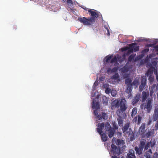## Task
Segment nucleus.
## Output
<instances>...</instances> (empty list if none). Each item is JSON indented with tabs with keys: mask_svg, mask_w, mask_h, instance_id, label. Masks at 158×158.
<instances>
[{
	"mask_svg": "<svg viewBox=\"0 0 158 158\" xmlns=\"http://www.w3.org/2000/svg\"><path fill=\"white\" fill-rule=\"evenodd\" d=\"M112 110L116 108H119L116 110V113L118 115H122L127 108V102L125 98H123L120 100L116 99L112 102L111 104Z\"/></svg>",
	"mask_w": 158,
	"mask_h": 158,
	"instance_id": "nucleus-1",
	"label": "nucleus"
},
{
	"mask_svg": "<svg viewBox=\"0 0 158 158\" xmlns=\"http://www.w3.org/2000/svg\"><path fill=\"white\" fill-rule=\"evenodd\" d=\"M88 12L91 16L90 17H79L78 20L84 25H92L95 22L96 19L98 17L99 15L98 13L91 9L88 10Z\"/></svg>",
	"mask_w": 158,
	"mask_h": 158,
	"instance_id": "nucleus-2",
	"label": "nucleus"
},
{
	"mask_svg": "<svg viewBox=\"0 0 158 158\" xmlns=\"http://www.w3.org/2000/svg\"><path fill=\"white\" fill-rule=\"evenodd\" d=\"M153 100L152 98H148L146 103L141 104L140 108L142 109L146 110L148 113H150L152 110V106Z\"/></svg>",
	"mask_w": 158,
	"mask_h": 158,
	"instance_id": "nucleus-3",
	"label": "nucleus"
},
{
	"mask_svg": "<svg viewBox=\"0 0 158 158\" xmlns=\"http://www.w3.org/2000/svg\"><path fill=\"white\" fill-rule=\"evenodd\" d=\"M104 127V124L102 123H98V127L97 128V131L98 133L101 135V139L103 142H106L107 140V137L105 133H102V130Z\"/></svg>",
	"mask_w": 158,
	"mask_h": 158,
	"instance_id": "nucleus-4",
	"label": "nucleus"
},
{
	"mask_svg": "<svg viewBox=\"0 0 158 158\" xmlns=\"http://www.w3.org/2000/svg\"><path fill=\"white\" fill-rule=\"evenodd\" d=\"M136 43H132L130 44L129 45L130 47L127 52L124 53L123 54V56L124 57H125L126 56L129 55L131 53H132L134 51L136 52L139 51V47L136 46Z\"/></svg>",
	"mask_w": 158,
	"mask_h": 158,
	"instance_id": "nucleus-5",
	"label": "nucleus"
},
{
	"mask_svg": "<svg viewBox=\"0 0 158 158\" xmlns=\"http://www.w3.org/2000/svg\"><path fill=\"white\" fill-rule=\"evenodd\" d=\"M111 146V152L113 155L111 156V158H118L117 156H119L121 153L119 147H117L113 144H112Z\"/></svg>",
	"mask_w": 158,
	"mask_h": 158,
	"instance_id": "nucleus-6",
	"label": "nucleus"
},
{
	"mask_svg": "<svg viewBox=\"0 0 158 158\" xmlns=\"http://www.w3.org/2000/svg\"><path fill=\"white\" fill-rule=\"evenodd\" d=\"M130 126L129 123H127L122 128L123 133L129 136L132 133V130L130 128H129Z\"/></svg>",
	"mask_w": 158,
	"mask_h": 158,
	"instance_id": "nucleus-7",
	"label": "nucleus"
},
{
	"mask_svg": "<svg viewBox=\"0 0 158 158\" xmlns=\"http://www.w3.org/2000/svg\"><path fill=\"white\" fill-rule=\"evenodd\" d=\"M153 72H152V70H151V69H148L145 74L146 76L149 77L148 80L150 84H152L154 80V76L153 75Z\"/></svg>",
	"mask_w": 158,
	"mask_h": 158,
	"instance_id": "nucleus-8",
	"label": "nucleus"
},
{
	"mask_svg": "<svg viewBox=\"0 0 158 158\" xmlns=\"http://www.w3.org/2000/svg\"><path fill=\"white\" fill-rule=\"evenodd\" d=\"M141 85L139 86V90L140 92L142 91L146 85L147 79L146 77L144 76L141 77Z\"/></svg>",
	"mask_w": 158,
	"mask_h": 158,
	"instance_id": "nucleus-9",
	"label": "nucleus"
},
{
	"mask_svg": "<svg viewBox=\"0 0 158 158\" xmlns=\"http://www.w3.org/2000/svg\"><path fill=\"white\" fill-rule=\"evenodd\" d=\"M145 123H142L139 129V134L142 138H144L145 137Z\"/></svg>",
	"mask_w": 158,
	"mask_h": 158,
	"instance_id": "nucleus-10",
	"label": "nucleus"
},
{
	"mask_svg": "<svg viewBox=\"0 0 158 158\" xmlns=\"http://www.w3.org/2000/svg\"><path fill=\"white\" fill-rule=\"evenodd\" d=\"M140 98V94H137L136 96L134 97L132 100V104L133 106H135V104L138 102Z\"/></svg>",
	"mask_w": 158,
	"mask_h": 158,
	"instance_id": "nucleus-11",
	"label": "nucleus"
},
{
	"mask_svg": "<svg viewBox=\"0 0 158 158\" xmlns=\"http://www.w3.org/2000/svg\"><path fill=\"white\" fill-rule=\"evenodd\" d=\"M149 95V93L148 92L143 91L142 93V102H144L147 99Z\"/></svg>",
	"mask_w": 158,
	"mask_h": 158,
	"instance_id": "nucleus-12",
	"label": "nucleus"
},
{
	"mask_svg": "<svg viewBox=\"0 0 158 158\" xmlns=\"http://www.w3.org/2000/svg\"><path fill=\"white\" fill-rule=\"evenodd\" d=\"M152 119L153 121H156L158 120V108H156L154 110L152 116Z\"/></svg>",
	"mask_w": 158,
	"mask_h": 158,
	"instance_id": "nucleus-13",
	"label": "nucleus"
},
{
	"mask_svg": "<svg viewBox=\"0 0 158 158\" xmlns=\"http://www.w3.org/2000/svg\"><path fill=\"white\" fill-rule=\"evenodd\" d=\"M127 158H135L134 154V151L132 149L129 150V153L127 154Z\"/></svg>",
	"mask_w": 158,
	"mask_h": 158,
	"instance_id": "nucleus-14",
	"label": "nucleus"
},
{
	"mask_svg": "<svg viewBox=\"0 0 158 158\" xmlns=\"http://www.w3.org/2000/svg\"><path fill=\"white\" fill-rule=\"evenodd\" d=\"M92 107L93 109H98L100 108L99 103L98 102H96L95 99H94L93 101Z\"/></svg>",
	"mask_w": 158,
	"mask_h": 158,
	"instance_id": "nucleus-15",
	"label": "nucleus"
},
{
	"mask_svg": "<svg viewBox=\"0 0 158 158\" xmlns=\"http://www.w3.org/2000/svg\"><path fill=\"white\" fill-rule=\"evenodd\" d=\"M142 117V116H141L138 115L137 116H136L133 118V121L134 122H136L137 121V124H139L141 123Z\"/></svg>",
	"mask_w": 158,
	"mask_h": 158,
	"instance_id": "nucleus-16",
	"label": "nucleus"
},
{
	"mask_svg": "<svg viewBox=\"0 0 158 158\" xmlns=\"http://www.w3.org/2000/svg\"><path fill=\"white\" fill-rule=\"evenodd\" d=\"M107 131L108 133V136L109 137L111 138L114 136V134L115 132V130L113 128H112Z\"/></svg>",
	"mask_w": 158,
	"mask_h": 158,
	"instance_id": "nucleus-17",
	"label": "nucleus"
},
{
	"mask_svg": "<svg viewBox=\"0 0 158 158\" xmlns=\"http://www.w3.org/2000/svg\"><path fill=\"white\" fill-rule=\"evenodd\" d=\"M129 70V69L128 67L126 65H125L121 68L120 70L121 73H127L128 71Z\"/></svg>",
	"mask_w": 158,
	"mask_h": 158,
	"instance_id": "nucleus-18",
	"label": "nucleus"
},
{
	"mask_svg": "<svg viewBox=\"0 0 158 158\" xmlns=\"http://www.w3.org/2000/svg\"><path fill=\"white\" fill-rule=\"evenodd\" d=\"M132 85H127V89H126V93L130 94L131 96V92L132 89Z\"/></svg>",
	"mask_w": 158,
	"mask_h": 158,
	"instance_id": "nucleus-19",
	"label": "nucleus"
},
{
	"mask_svg": "<svg viewBox=\"0 0 158 158\" xmlns=\"http://www.w3.org/2000/svg\"><path fill=\"white\" fill-rule=\"evenodd\" d=\"M146 140L144 139H143L140 142L139 147L141 149H143L145 146L146 142Z\"/></svg>",
	"mask_w": 158,
	"mask_h": 158,
	"instance_id": "nucleus-20",
	"label": "nucleus"
},
{
	"mask_svg": "<svg viewBox=\"0 0 158 158\" xmlns=\"http://www.w3.org/2000/svg\"><path fill=\"white\" fill-rule=\"evenodd\" d=\"M148 67H149V69H151V70H152V72H154V73H156V69L154 67H153L152 65L150 63H148L147 64V66Z\"/></svg>",
	"mask_w": 158,
	"mask_h": 158,
	"instance_id": "nucleus-21",
	"label": "nucleus"
},
{
	"mask_svg": "<svg viewBox=\"0 0 158 158\" xmlns=\"http://www.w3.org/2000/svg\"><path fill=\"white\" fill-rule=\"evenodd\" d=\"M156 87V84H153L151 87L150 90V93L149 94L150 96H152L154 92L155 88Z\"/></svg>",
	"mask_w": 158,
	"mask_h": 158,
	"instance_id": "nucleus-22",
	"label": "nucleus"
},
{
	"mask_svg": "<svg viewBox=\"0 0 158 158\" xmlns=\"http://www.w3.org/2000/svg\"><path fill=\"white\" fill-rule=\"evenodd\" d=\"M135 149L136 153L139 155H141L142 153V151L143 150V149H141L139 147L138 148L137 147H135Z\"/></svg>",
	"mask_w": 158,
	"mask_h": 158,
	"instance_id": "nucleus-23",
	"label": "nucleus"
},
{
	"mask_svg": "<svg viewBox=\"0 0 158 158\" xmlns=\"http://www.w3.org/2000/svg\"><path fill=\"white\" fill-rule=\"evenodd\" d=\"M111 79H114L115 80H117L118 81H120L119 75L118 73H115L113 76L111 77Z\"/></svg>",
	"mask_w": 158,
	"mask_h": 158,
	"instance_id": "nucleus-24",
	"label": "nucleus"
},
{
	"mask_svg": "<svg viewBox=\"0 0 158 158\" xmlns=\"http://www.w3.org/2000/svg\"><path fill=\"white\" fill-rule=\"evenodd\" d=\"M117 120L118 122V125L120 127H122L123 125V120L122 118L120 116L119 118H118Z\"/></svg>",
	"mask_w": 158,
	"mask_h": 158,
	"instance_id": "nucleus-25",
	"label": "nucleus"
},
{
	"mask_svg": "<svg viewBox=\"0 0 158 158\" xmlns=\"http://www.w3.org/2000/svg\"><path fill=\"white\" fill-rule=\"evenodd\" d=\"M139 83V81L138 79H135L133 82L132 83L131 85L132 86H135L137 87Z\"/></svg>",
	"mask_w": 158,
	"mask_h": 158,
	"instance_id": "nucleus-26",
	"label": "nucleus"
},
{
	"mask_svg": "<svg viewBox=\"0 0 158 158\" xmlns=\"http://www.w3.org/2000/svg\"><path fill=\"white\" fill-rule=\"evenodd\" d=\"M137 109L136 107H134L132 110L131 113V116L132 117L134 116L137 114Z\"/></svg>",
	"mask_w": 158,
	"mask_h": 158,
	"instance_id": "nucleus-27",
	"label": "nucleus"
},
{
	"mask_svg": "<svg viewBox=\"0 0 158 158\" xmlns=\"http://www.w3.org/2000/svg\"><path fill=\"white\" fill-rule=\"evenodd\" d=\"M125 83L127 85H131L132 80L131 78H128L125 79Z\"/></svg>",
	"mask_w": 158,
	"mask_h": 158,
	"instance_id": "nucleus-28",
	"label": "nucleus"
},
{
	"mask_svg": "<svg viewBox=\"0 0 158 158\" xmlns=\"http://www.w3.org/2000/svg\"><path fill=\"white\" fill-rule=\"evenodd\" d=\"M112 56V55H108L106 56L105 58V61L107 63H108L110 60L111 59Z\"/></svg>",
	"mask_w": 158,
	"mask_h": 158,
	"instance_id": "nucleus-29",
	"label": "nucleus"
},
{
	"mask_svg": "<svg viewBox=\"0 0 158 158\" xmlns=\"http://www.w3.org/2000/svg\"><path fill=\"white\" fill-rule=\"evenodd\" d=\"M135 55L134 54H132L130 55L128 58V62H131L134 60Z\"/></svg>",
	"mask_w": 158,
	"mask_h": 158,
	"instance_id": "nucleus-30",
	"label": "nucleus"
},
{
	"mask_svg": "<svg viewBox=\"0 0 158 158\" xmlns=\"http://www.w3.org/2000/svg\"><path fill=\"white\" fill-rule=\"evenodd\" d=\"M105 128L106 131H107L110 129V128H112L110 124L108 123H107L105 125Z\"/></svg>",
	"mask_w": 158,
	"mask_h": 158,
	"instance_id": "nucleus-31",
	"label": "nucleus"
},
{
	"mask_svg": "<svg viewBox=\"0 0 158 158\" xmlns=\"http://www.w3.org/2000/svg\"><path fill=\"white\" fill-rule=\"evenodd\" d=\"M103 102L104 104L107 105L108 103V100L106 96H104L102 97Z\"/></svg>",
	"mask_w": 158,
	"mask_h": 158,
	"instance_id": "nucleus-32",
	"label": "nucleus"
},
{
	"mask_svg": "<svg viewBox=\"0 0 158 158\" xmlns=\"http://www.w3.org/2000/svg\"><path fill=\"white\" fill-rule=\"evenodd\" d=\"M152 134V132L151 131H148L145 134V137L147 138H149L150 137Z\"/></svg>",
	"mask_w": 158,
	"mask_h": 158,
	"instance_id": "nucleus-33",
	"label": "nucleus"
},
{
	"mask_svg": "<svg viewBox=\"0 0 158 158\" xmlns=\"http://www.w3.org/2000/svg\"><path fill=\"white\" fill-rule=\"evenodd\" d=\"M111 95L113 97H115L117 95V91L116 90H112L110 92Z\"/></svg>",
	"mask_w": 158,
	"mask_h": 158,
	"instance_id": "nucleus-34",
	"label": "nucleus"
},
{
	"mask_svg": "<svg viewBox=\"0 0 158 158\" xmlns=\"http://www.w3.org/2000/svg\"><path fill=\"white\" fill-rule=\"evenodd\" d=\"M102 118L104 119H106L108 118L107 114L105 112H103L102 113Z\"/></svg>",
	"mask_w": 158,
	"mask_h": 158,
	"instance_id": "nucleus-35",
	"label": "nucleus"
},
{
	"mask_svg": "<svg viewBox=\"0 0 158 158\" xmlns=\"http://www.w3.org/2000/svg\"><path fill=\"white\" fill-rule=\"evenodd\" d=\"M112 126L113 127V128L115 130H117L118 128V127L115 122L112 123Z\"/></svg>",
	"mask_w": 158,
	"mask_h": 158,
	"instance_id": "nucleus-36",
	"label": "nucleus"
},
{
	"mask_svg": "<svg viewBox=\"0 0 158 158\" xmlns=\"http://www.w3.org/2000/svg\"><path fill=\"white\" fill-rule=\"evenodd\" d=\"M149 143H150V146L152 148L155 145L156 142L155 140H152L150 142H149Z\"/></svg>",
	"mask_w": 158,
	"mask_h": 158,
	"instance_id": "nucleus-37",
	"label": "nucleus"
},
{
	"mask_svg": "<svg viewBox=\"0 0 158 158\" xmlns=\"http://www.w3.org/2000/svg\"><path fill=\"white\" fill-rule=\"evenodd\" d=\"M150 145V143H149V142H148L146 144H145L144 148V150H147L148 149V148L151 146Z\"/></svg>",
	"mask_w": 158,
	"mask_h": 158,
	"instance_id": "nucleus-38",
	"label": "nucleus"
},
{
	"mask_svg": "<svg viewBox=\"0 0 158 158\" xmlns=\"http://www.w3.org/2000/svg\"><path fill=\"white\" fill-rule=\"evenodd\" d=\"M130 47L129 46L128 47H123V48H122L121 49V50L122 52L126 51L127 50L129 49Z\"/></svg>",
	"mask_w": 158,
	"mask_h": 158,
	"instance_id": "nucleus-39",
	"label": "nucleus"
},
{
	"mask_svg": "<svg viewBox=\"0 0 158 158\" xmlns=\"http://www.w3.org/2000/svg\"><path fill=\"white\" fill-rule=\"evenodd\" d=\"M117 61V59L116 57H114L111 60L110 63H115Z\"/></svg>",
	"mask_w": 158,
	"mask_h": 158,
	"instance_id": "nucleus-40",
	"label": "nucleus"
},
{
	"mask_svg": "<svg viewBox=\"0 0 158 158\" xmlns=\"http://www.w3.org/2000/svg\"><path fill=\"white\" fill-rule=\"evenodd\" d=\"M142 57L141 55H139V56L136 57L135 58L134 61L135 62L138 60L140 59Z\"/></svg>",
	"mask_w": 158,
	"mask_h": 158,
	"instance_id": "nucleus-41",
	"label": "nucleus"
},
{
	"mask_svg": "<svg viewBox=\"0 0 158 158\" xmlns=\"http://www.w3.org/2000/svg\"><path fill=\"white\" fill-rule=\"evenodd\" d=\"M151 154L149 152H146L145 153V157L146 158H151Z\"/></svg>",
	"mask_w": 158,
	"mask_h": 158,
	"instance_id": "nucleus-42",
	"label": "nucleus"
},
{
	"mask_svg": "<svg viewBox=\"0 0 158 158\" xmlns=\"http://www.w3.org/2000/svg\"><path fill=\"white\" fill-rule=\"evenodd\" d=\"M118 70V68L116 67L113 68L111 70V73H114L116 72Z\"/></svg>",
	"mask_w": 158,
	"mask_h": 158,
	"instance_id": "nucleus-43",
	"label": "nucleus"
},
{
	"mask_svg": "<svg viewBox=\"0 0 158 158\" xmlns=\"http://www.w3.org/2000/svg\"><path fill=\"white\" fill-rule=\"evenodd\" d=\"M115 143L116 144L119 145L121 143V141L119 139H117L115 141Z\"/></svg>",
	"mask_w": 158,
	"mask_h": 158,
	"instance_id": "nucleus-44",
	"label": "nucleus"
},
{
	"mask_svg": "<svg viewBox=\"0 0 158 158\" xmlns=\"http://www.w3.org/2000/svg\"><path fill=\"white\" fill-rule=\"evenodd\" d=\"M111 89L109 88H107L105 90V92L106 94H109L111 92Z\"/></svg>",
	"mask_w": 158,
	"mask_h": 158,
	"instance_id": "nucleus-45",
	"label": "nucleus"
},
{
	"mask_svg": "<svg viewBox=\"0 0 158 158\" xmlns=\"http://www.w3.org/2000/svg\"><path fill=\"white\" fill-rule=\"evenodd\" d=\"M105 28H106V29L107 33V35L108 36H109L110 35V31L109 29V28H108V27H106V26H104Z\"/></svg>",
	"mask_w": 158,
	"mask_h": 158,
	"instance_id": "nucleus-46",
	"label": "nucleus"
},
{
	"mask_svg": "<svg viewBox=\"0 0 158 158\" xmlns=\"http://www.w3.org/2000/svg\"><path fill=\"white\" fill-rule=\"evenodd\" d=\"M96 117L99 120H101L102 119V116L101 114H98Z\"/></svg>",
	"mask_w": 158,
	"mask_h": 158,
	"instance_id": "nucleus-47",
	"label": "nucleus"
},
{
	"mask_svg": "<svg viewBox=\"0 0 158 158\" xmlns=\"http://www.w3.org/2000/svg\"><path fill=\"white\" fill-rule=\"evenodd\" d=\"M94 115L96 116L97 115H98V113L97 110H94Z\"/></svg>",
	"mask_w": 158,
	"mask_h": 158,
	"instance_id": "nucleus-48",
	"label": "nucleus"
},
{
	"mask_svg": "<svg viewBox=\"0 0 158 158\" xmlns=\"http://www.w3.org/2000/svg\"><path fill=\"white\" fill-rule=\"evenodd\" d=\"M147 62V60H144L143 61V60H142L140 62V65L146 63Z\"/></svg>",
	"mask_w": 158,
	"mask_h": 158,
	"instance_id": "nucleus-49",
	"label": "nucleus"
},
{
	"mask_svg": "<svg viewBox=\"0 0 158 158\" xmlns=\"http://www.w3.org/2000/svg\"><path fill=\"white\" fill-rule=\"evenodd\" d=\"M158 156V154L157 152H156L154 153L153 156L154 158H156Z\"/></svg>",
	"mask_w": 158,
	"mask_h": 158,
	"instance_id": "nucleus-50",
	"label": "nucleus"
},
{
	"mask_svg": "<svg viewBox=\"0 0 158 158\" xmlns=\"http://www.w3.org/2000/svg\"><path fill=\"white\" fill-rule=\"evenodd\" d=\"M149 51V49L148 48H146L145 49H144V50H143V52H148Z\"/></svg>",
	"mask_w": 158,
	"mask_h": 158,
	"instance_id": "nucleus-51",
	"label": "nucleus"
},
{
	"mask_svg": "<svg viewBox=\"0 0 158 158\" xmlns=\"http://www.w3.org/2000/svg\"><path fill=\"white\" fill-rule=\"evenodd\" d=\"M105 77H104L102 76L100 77L99 79L101 81H103L104 80Z\"/></svg>",
	"mask_w": 158,
	"mask_h": 158,
	"instance_id": "nucleus-52",
	"label": "nucleus"
},
{
	"mask_svg": "<svg viewBox=\"0 0 158 158\" xmlns=\"http://www.w3.org/2000/svg\"><path fill=\"white\" fill-rule=\"evenodd\" d=\"M67 2L68 3H70L72 4H73V2L71 0H67Z\"/></svg>",
	"mask_w": 158,
	"mask_h": 158,
	"instance_id": "nucleus-53",
	"label": "nucleus"
},
{
	"mask_svg": "<svg viewBox=\"0 0 158 158\" xmlns=\"http://www.w3.org/2000/svg\"><path fill=\"white\" fill-rule=\"evenodd\" d=\"M156 74V80L158 81V74L157 73V69H156V73H154Z\"/></svg>",
	"mask_w": 158,
	"mask_h": 158,
	"instance_id": "nucleus-54",
	"label": "nucleus"
},
{
	"mask_svg": "<svg viewBox=\"0 0 158 158\" xmlns=\"http://www.w3.org/2000/svg\"><path fill=\"white\" fill-rule=\"evenodd\" d=\"M111 69L110 68H108L107 70V73H109L110 72L111 73Z\"/></svg>",
	"mask_w": 158,
	"mask_h": 158,
	"instance_id": "nucleus-55",
	"label": "nucleus"
},
{
	"mask_svg": "<svg viewBox=\"0 0 158 158\" xmlns=\"http://www.w3.org/2000/svg\"><path fill=\"white\" fill-rule=\"evenodd\" d=\"M146 152H149V153H150L152 154V150L151 149H149L148 151H147Z\"/></svg>",
	"mask_w": 158,
	"mask_h": 158,
	"instance_id": "nucleus-56",
	"label": "nucleus"
},
{
	"mask_svg": "<svg viewBox=\"0 0 158 158\" xmlns=\"http://www.w3.org/2000/svg\"><path fill=\"white\" fill-rule=\"evenodd\" d=\"M152 123V120H149L148 122V125H150Z\"/></svg>",
	"mask_w": 158,
	"mask_h": 158,
	"instance_id": "nucleus-57",
	"label": "nucleus"
},
{
	"mask_svg": "<svg viewBox=\"0 0 158 158\" xmlns=\"http://www.w3.org/2000/svg\"><path fill=\"white\" fill-rule=\"evenodd\" d=\"M98 85V83L97 82H95L94 84L93 87L95 86H97Z\"/></svg>",
	"mask_w": 158,
	"mask_h": 158,
	"instance_id": "nucleus-58",
	"label": "nucleus"
},
{
	"mask_svg": "<svg viewBox=\"0 0 158 158\" xmlns=\"http://www.w3.org/2000/svg\"><path fill=\"white\" fill-rule=\"evenodd\" d=\"M155 48L156 50H158V45L156 46L155 47Z\"/></svg>",
	"mask_w": 158,
	"mask_h": 158,
	"instance_id": "nucleus-59",
	"label": "nucleus"
},
{
	"mask_svg": "<svg viewBox=\"0 0 158 158\" xmlns=\"http://www.w3.org/2000/svg\"><path fill=\"white\" fill-rule=\"evenodd\" d=\"M117 135L119 134L120 135H122V133H120V132H118L117 133Z\"/></svg>",
	"mask_w": 158,
	"mask_h": 158,
	"instance_id": "nucleus-60",
	"label": "nucleus"
},
{
	"mask_svg": "<svg viewBox=\"0 0 158 158\" xmlns=\"http://www.w3.org/2000/svg\"><path fill=\"white\" fill-rule=\"evenodd\" d=\"M82 8H83L85 10H88V8H86V7H85V8H83V7H82Z\"/></svg>",
	"mask_w": 158,
	"mask_h": 158,
	"instance_id": "nucleus-61",
	"label": "nucleus"
},
{
	"mask_svg": "<svg viewBox=\"0 0 158 158\" xmlns=\"http://www.w3.org/2000/svg\"><path fill=\"white\" fill-rule=\"evenodd\" d=\"M129 94L128 95V98H130V97H131V96H132V95L131 94V96L130 94Z\"/></svg>",
	"mask_w": 158,
	"mask_h": 158,
	"instance_id": "nucleus-62",
	"label": "nucleus"
},
{
	"mask_svg": "<svg viewBox=\"0 0 158 158\" xmlns=\"http://www.w3.org/2000/svg\"><path fill=\"white\" fill-rule=\"evenodd\" d=\"M143 158H143L141 157V158Z\"/></svg>",
	"mask_w": 158,
	"mask_h": 158,
	"instance_id": "nucleus-63",
	"label": "nucleus"
},
{
	"mask_svg": "<svg viewBox=\"0 0 158 158\" xmlns=\"http://www.w3.org/2000/svg\"><path fill=\"white\" fill-rule=\"evenodd\" d=\"M157 54H158V53H157Z\"/></svg>",
	"mask_w": 158,
	"mask_h": 158,
	"instance_id": "nucleus-64",
	"label": "nucleus"
}]
</instances>
